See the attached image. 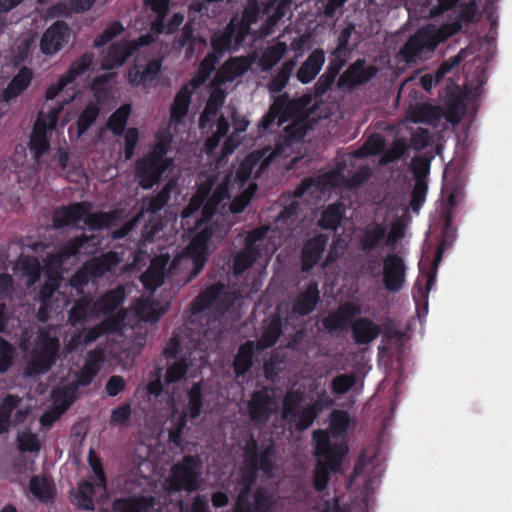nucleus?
<instances>
[{"instance_id":"obj_1","label":"nucleus","mask_w":512,"mask_h":512,"mask_svg":"<svg viewBox=\"0 0 512 512\" xmlns=\"http://www.w3.org/2000/svg\"><path fill=\"white\" fill-rule=\"evenodd\" d=\"M317 108L318 99L311 95L296 101H289L286 97L280 96L274 101L260 125L263 129H272L280 126L290 117L295 118L285 128V141L274 151L267 148L251 153L242 161L235 176L226 177L216 187L213 188L210 182L199 187L197 194L182 212V218L187 219L202 206L201 219L197 221L189 246L184 253L173 259L168 269L165 268L169 262L167 255H160L151 262L148 270L142 275V282L147 289L154 290L161 285L167 274H174L183 268H193L192 276L200 272L213 238L222 235L217 223L212 221V216L216 206L227 198L228 189L241 190L246 179L257 177L271 162H281L286 169H291L293 164L301 158L303 146L301 140L311 122L317 119L314 116Z\"/></svg>"},{"instance_id":"obj_2","label":"nucleus","mask_w":512,"mask_h":512,"mask_svg":"<svg viewBox=\"0 0 512 512\" xmlns=\"http://www.w3.org/2000/svg\"><path fill=\"white\" fill-rule=\"evenodd\" d=\"M94 56L92 53H84L73 61L68 70L59 76L55 83L48 86L46 100L59 99L57 105H45L38 114L33 132L30 137L29 150L37 164H41L50 154V136L56 129L58 116L63 107L79 94L77 80L82 77L92 66Z\"/></svg>"},{"instance_id":"obj_3","label":"nucleus","mask_w":512,"mask_h":512,"mask_svg":"<svg viewBox=\"0 0 512 512\" xmlns=\"http://www.w3.org/2000/svg\"><path fill=\"white\" fill-rule=\"evenodd\" d=\"M125 298L123 288H117L105 294L93 305L87 299H81L70 312L73 325L79 322H88L94 318H101V326L93 327L84 337V342H91L104 332L116 331L126 324L132 323V318L146 322H156L164 313V309L144 300L134 307L131 312L118 310V306Z\"/></svg>"},{"instance_id":"obj_4","label":"nucleus","mask_w":512,"mask_h":512,"mask_svg":"<svg viewBox=\"0 0 512 512\" xmlns=\"http://www.w3.org/2000/svg\"><path fill=\"white\" fill-rule=\"evenodd\" d=\"M245 467L237 476L238 491L237 501L233 512H252L254 505L255 512H269L273 500L263 491L251 493V486L254 482L256 472L263 473L268 478L275 477L279 466L271 444L258 447L253 439H249L244 447Z\"/></svg>"},{"instance_id":"obj_5","label":"nucleus","mask_w":512,"mask_h":512,"mask_svg":"<svg viewBox=\"0 0 512 512\" xmlns=\"http://www.w3.org/2000/svg\"><path fill=\"white\" fill-rule=\"evenodd\" d=\"M298 205V202L293 200L277 217L273 226L255 229L248 234L244 250L236 256L235 273H242L257 258H268L276 251L295 228Z\"/></svg>"},{"instance_id":"obj_6","label":"nucleus","mask_w":512,"mask_h":512,"mask_svg":"<svg viewBox=\"0 0 512 512\" xmlns=\"http://www.w3.org/2000/svg\"><path fill=\"white\" fill-rule=\"evenodd\" d=\"M249 65L247 59L235 58L224 63L216 74L210 98L199 121V127L203 133H212L205 143V149L208 153L218 146L220 139L226 135L229 129V123L223 115L218 117V109L225 99V92L219 87V84L233 81L242 75Z\"/></svg>"},{"instance_id":"obj_7","label":"nucleus","mask_w":512,"mask_h":512,"mask_svg":"<svg viewBox=\"0 0 512 512\" xmlns=\"http://www.w3.org/2000/svg\"><path fill=\"white\" fill-rule=\"evenodd\" d=\"M383 147L384 142L381 136L374 135L370 137L361 149L355 151L354 155L346 156L342 161L341 166L338 167L336 171L321 175L317 180L305 181L303 185L296 191V196L301 197L306 194L313 195L318 192L324 194L326 190L333 187H338L340 185L353 187L360 184L369 176V170L367 168H361L353 177H351L352 171L347 169V165L349 164L355 167V160L376 154L380 152Z\"/></svg>"},{"instance_id":"obj_8","label":"nucleus","mask_w":512,"mask_h":512,"mask_svg":"<svg viewBox=\"0 0 512 512\" xmlns=\"http://www.w3.org/2000/svg\"><path fill=\"white\" fill-rule=\"evenodd\" d=\"M456 12V22L440 28L427 26L411 37L401 50L404 59L407 62H412L423 58L426 53L432 52L441 41L455 34L463 25L473 22L477 17L476 1H460Z\"/></svg>"},{"instance_id":"obj_9","label":"nucleus","mask_w":512,"mask_h":512,"mask_svg":"<svg viewBox=\"0 0 512 512\" xmlns=\"http://www.w3.org/2000/svg\"><path fill=\"white\" fill-rule=\"evenodd\" d=\"M202 406L203 393L199 383H195L189 390L187 403H182L174 395L166 401L161 417L165 418L163 423L167 425L166 429L173 443L178 444L186 419H195L200 416Z\"/></svg>"},{"instance_id":"obj_10","label":"nucleus","mask_w":512,"mask_h":512,"mask_svg":"<svg viewBox=\"0 0 512 512\" xmlns=\"http://www.w3.org/2000/svg\"><path fill=\"white\" fill-rule=\"evenodd\" d=\"M101 362V352L90 353L81 375H70L68 377L67 384L63 385L62 388H58L53 391L52 397L54 411L47 412L40 418L42 425H50L59 417V415L71 404L77 387L89 384L92 377L100 370Z\"/></svg>"},{"instance_id":"obj_11","label":"nucleus","mask_w":512,"mask_h":512,"mask_svg":"<svg viewBox=\"0 0 512 512\" xmlns=\"http://www.w3.org/2000/svg\"><path fill=\"white\" fill-rule=\"evenodd\" d=\"M314 440L315 455L317 457V465L314 472V486L318 491H321L326 486L328 471L338 470L348 449L343 441H332L326 431L315 432Z\"/></svg>"},{"instance_id":"obj_12","label":"nucleus","mask_w":512,"mask_h":512,"mask_svg":"<svg viewBox=\"0 0 512 512\" xmlns=\"http://www.w3.org/2000/svg\"><path fill=\"white\" fill-rule=\"evenodd\" d=\"M96 245L94 238L91 239H76L69 243L57 256H53L45 264L44 267V278L45 282L40 291V300L42 306L39 309V317L41 320L45 319V309L48 307V299L54 295V290L59 285V268L64 264L71 256L76 254H86L93 252V248Z\"/></svg>"},{"instance_id":"obj_13","label":"nucleus","mask_w":512,"mask_h":512,"mask_svg":"<svg viewBox=\"0 0 512 512\" xmlns=\"http://www.w3.org/2000/svg\"><path fill=\"white\" fill-rule=\"evenodd\" d=\"M169 143L170 136L157 135V143L152 151L137 161L136 178L142 188L153 187L172 165V161L165 157Z\"/></svg>"},{"instance_id":"obj_14","label":"nucleus","mask_w":512,"mask_h":512,"mask_svg":"<svg viewBox=\"0 0 512 512\" xmlns=\"http://www.w3.org/2000/svg\"><path fill=\"white\" fill-rule=\"evenodd\" d=\"M216 62V56L209 54L201 62L196 75L177 92L170 107V126L183 123L188 114L191 96L194 90L209 77Z\"/></svg>"},{"instance_id":"obj_15","label":"nucleus","mask_w":512,"mask_h":512,"mask_svg":"<svg viewBox=\"0 0 512 512\" xmlns=\"http://www.w3.org/2000/svg\"><path fill=\"white\" fill-rule=\"evenodd\" d=\"M114 219V214H93L90 213L87 206L75 204L70 207L62 208L54 213L53 221L56 227L66 225H79L80 222L88 225L92 229L109 227Z\"/></svg>"},{"instance_id":"obj_16","label":"nucleus","mask_w":512,"mask_h":512,"mask_svg":"<svg viewBox=\"0 0 512 512\" xmlns=\"http://www.w3.org/2000/svg\"><path fill=\"white\" fill-rule=\"evenodd\" d=\"M58 342L54 330L41 332L36 336V345L31 350L26 375H35L47 371L54 362Z\"/></svg>"},{"instance_id":"obj_17","label":"nucleus","mask_w":512,"mask_h":512,"mask_svg":"<svg viewBox=\"0 0 512 512\" xmlns=\"http://www.w3.org/2000/svg\"><path fill=\"white\" fill-rule=\"evenodd\" d=\"M33 407L34 402L30 398L5 397L0 404V435L8 433L11 426L28 422Z\"/></svg>"},{"instance_id":"obj_18","label":"nucleus","mask_w":512,"mask_h":512,"mask_svg":"<svg viewBox=\"0 0 512 512\" xmlns=\"http://www.w3.org/2000/svg\"><path fill=\"white\" fill-rule=\"evenodd\" d=\"M199 461L194 457H185L182 462L171 468L170 475L163 484L167 491L184 489L192 491L197 487Z\"/></svg>"},{"instance_id":"obj_19","label":"nucleus","mask_w":512,"mask_h":512,"mask_svg":"<svg viewBox=\"0 0 512 512\" xmlns=\"http://www.w3.org/2000/svg\"><path fill=\"white\" fill-rule=\"evenodd\" d=\"M156 443L155 439L150 440L148 443L141 442L136 445L134 450V462L137 465L142 481L155 487L156 484L154 482L159 475L158 452L153 450V446Z\"/></svg>"},{"instance_id":"obj_20","label":"nucleus","mask_w":512,"mask_h":512,"mask_svg":"<svg viewBox=\"0 0 512 512\" xmlns=\"http://www.w3.org/2000/svg\"><path fill=\"white\" fill-rule=\"evenodd\" d=\"M153 41L151 35L141 36L138 41L124 40L111 45L101 59V69L113 70L121 67L127 58L140 46H145Z\"/></svg>"},{"instance_id":"obj_21","label":"nucleus","mask_w":512,"mask_h":512,"mask_svg":"<svg viewBox=\"0 0 512 512\" xmlns=\"http://www.w3.org/2000/svg\"><path fill=\"white\" fill-rule=\"evenodd\" d=\"M257 14V3L250 1L245 8L242 21L239 23H236L235 20L231 22L228 28V36L224 43L218 44L216 41H213V45L219 49L235 48L240 45L244 41L245 35L249 33L250 26L256 22Z\"/></svg>"},{"instance_id":"obj_22","label":"nucleus","mask_w":512,"mask_h":512,"mask_svg":"<svg viewBox=\"0 0 512 512\" xmlns=\"http://www.w3.org/2000/svg\"><path fill=\"white\" fill-rule=\"evenodd\" d=\"M160 59H148L137 56L128 70V82L131 86H149L158 76L161 69Z\"/></svg>"},{"instance_id":"obj_23","label":"nucleus","mask_w":512,"mask_h":512,"mask_svg":"<svg viewBox=\"0 0 512 512\" xmlns=\"http://www.w3.org/2000/svg\"><path fill=\"white\" fill-rule=\"evenodd\" d=\"M382 281L390 292L399 291L405 283L406 265L404 260L396 255L389 254L382 260Z\"/></svg>"},{"instance_id":"obj_24","label":"nucleus","mask_w":512,"mask_h":512,"mask_svg":"<svg viewBox=\"0 0 512 512\" xmlns=\"http://www.w3.org/2000/svg\"><path fill=\"white\" fill-rule=\"evenodd\" d=\"M168 2L169 0H146V5L149 6L156 15V19L152 22V30L156 34H171L184 21V15L182 13H175L168 22H164Z\"/></svg>"},{"instance_id":"obj_25","label":"nucleus","mask_w":512,"mask_h":512,"mask_svg":"<svg viewBox=\"0 0 512 512\" xmlns=\"http://www.w3.org/2000/svg\"><path fill=\"white\" fill-rule=\"evenodd\" d=\"M115 264L116 260L114 255H106L102 258L93 259L73 276L71 286L79 289L83 285H87L91 279L103 275Z\"/></svg>"},{"instance_id":"obj_26","label":"nucleus","mask_w":512,"mask_h":512,"mask_svg":"<svg viewBox=\"0 0 512 512\" xmlns=\"http://www.w3.org/2000/svg\"><path fill=\"white\" fill-rule=\"evenodd\" d=\"M70 37V31L65 24L55 23L43 34L40 42L41 50L46 55H53L69 42Z\"/></svg>"},{"instance_id":"obj_27","label":"nucleus","mask_w":512,"mask_h":512,"mask_svg":"<svg viewBox=\"0 0 512 512\" xmlns=\"http://www.w3.org/2000/svg\"><path fill=\"white\" fill-rule=\"evenodd\" d=\"M275 392L270 389H264L254 394L248 403L250 416L253 420L262 421L267 418L268 414L275 407L272 400Z\"/></svg>"},{"instance_id":"obj_28","label":"nucleus","mask_w":512,"mask_h":512,"mask_svg":"<svg viewBox=\"0 0 512 512\" xmlns=\"http://www.w3.org/2000/svg\"><path fill=\"white\" fill-rule=\"evenodd\" d=\"M440 117V110L426 103H416L409 107L407 119L399 124L398 131L403 132L408 122L413 123H432Z\"/></svg>"},{"instance_id":"obj_29","label":"nucleus","mask_w":512,"mask_h":512,"mask_svg":"<svg viewBox=\"0 0 512 512\" xmlns=\"http://www.w3.org/2000/svg\"><path fill=\"white\" fill-rule=\"evenodd\" d=\"M324 62V51L320 49L313 51L299 68L297 79L303 84L310 83L319 74Z\"/></svg>"},{"instance_id":"obj_30","label":"nucleus","mask_w":512,"mask_h":512,"mask_svg":"<svg viewBox=\"0 0 512 512\" xmlns=\"http://www.w3.org/2000/svg\"><path fill=\"white\" fill-rule=\"evenodd\" d=\"M328 238L325 235H318L309 240L303 248L302 265L304 270L312 268L321 258Z\"/></svg>"},{"instance_id":"obj_31","label":"nucleus","mask_w":512,"mask_h":512,"mask_svg":"<svg viewBox=\"0 0 512 512\" xmlns=\"http://www.w3.org/2000/svg\"><path fill=\"white\" fill-rule=\"evenodd\" d=\"M269 1L270 2L267 4L262 15L266 17L267 25L262 28L261 34H269L271 32V27L275 25L281 18L290 16L289 0H282L278 3L272 0Z\"/></svg>"},{"instance_id":"obj_32","label":"nucleus","mask_w":512,"mask_h":512,"mask_svg":"<svg viewBox=\"0 0 512 512\" xmlns=\"http://www.w3.org/2000/svg\"><path fill=\"white\" fill-rule=\"evenodd\" d=\"M196 374V369L192 368L190 363L187 360H181L172 364L166 372L165 385L167 391L169 390V385L178 384L186 382L189 378H194Z\"/></svg>"},{"instance_id":"obj_33","label":"nucleus","mask_w":512,"mask_h":512,"mask_svg":"<svg viewBox=\"0 0 512 512\" xmlns=\"http://www.w3.org/2000/svg\"><path fill=\"white\" fill-rule=\"evenodd\" d=\"M360 313V307L354 303H347L335 313H331L323 321L328 330H336L345 325L354 315Z\"/></svg>"},{"instance_id":"obj_34","label":"nucleus","mask_w":512,"mask_h":512,"mask_svg":"<svg viewBox=\"0 0 512 512\" xmlns=\"http://www.w3.org/2000/svg\"><path fill=\"white\" fill-rule=\"evenodd\" d=\"M115 512H153L154 500L152 497L125 498L115 501Z\"/></svg>"},{"instance_id":"obj_35","label":"nucleus","mask_w":512,"mask_h":512,"mask_svg":"<svg viewBox=\"0 0 512 512\" xmlns=\"http://www.w3.org/2000/svg\"><path fill=\"white\" fill-rule=\"evenodd\" d=\"M380 333V327L367 318L356 321L353 325L354 339L358 344L373 341Z\"/></svg>"},{"instance_id":"obj_36","label":"nucleus","mask_w":512,"mask_h":512,"mask_svg":"<svg viewBox=\"0 0 512 512\" xmlns=\"http://www.w3.org/2000/svg\"><path fill=\"white\" fill-rule=\"evenodd\" d=\"M221 115H223V117L226 119L227 122H228V117H231V119L233 121V134L227 139V141L225 142V145H224L225 154H228V153H231L234 150V148L238 145V143H239L238 134L246 131V129L249 125V122L246 120V118L237 115L232 110L228 113L227 117L224 114L218 113V117H220Z\"/></svg>"},{"instance_id":"obj_37","label":"nucleus","mask_w":512,"mask_h":512,"mask_svg":"<svg viewBox=\"0 0 512 512\" xmlns=\"http://www.w3.org/2000/svg\"><path fill=\"white\" fill-rule=\"evenodd\" d=\"M32 75L28 69H22L12 79L8 87L4 91L5 100H10L21 94L29 85Z\"/></svg>"},{"instance_id":"obj_38","label":"nucleus","mask_w":512,"mask_h":512,"mask_svg":"<svg viewBox=\"0 0 512 512\" xmlns=\"http://www.w3.org/2000/svg\"><path fill=\"white\" fill-rule=\"evenodd\" d=\"M318 300L317 284H310L307 290L301 294L293 307L295 313L304 315L313 310Z\"/></svg>"},{"instance_id":"obj_39","label":"nucleus","mask_w":512,"mask_h":512,"mask_svg":"<svg viewBox=\"0 0 512 512\" xmlns=\"http://www.w3.org/2000/svg\"><path fill=\"white\" fill-rule=\"evenodd\" d=\"M14 272L18 276H27V286L33 284L40 277L38 262L30 257H21L15 267Z\"/></svg>"},{"instance_id":"obj_40","label":"nucleus","mask_w":512,"mask_h":512,"mask_svg":"<svg viewBox=\"0 0 512 512\" xmlns=\"http://www.w3.org/2000/svg\"><path fill=\"white\" fill-rule=\"evenodd\" d=\"M352 421L349 415L342 411H334L330 416V432L333 437L343 436L351 427Z\"/></svg>"},{"instance_id":"obj_41","label":"nucleus","mask_w":512,"mask_h":512,"mask_svg":"<svg viewBox=\"0 0 512 512\" xmlns=\"http://www.w3.org/2000/svg\"><path fill=\"white\" fill-rule=\"evenodd\" d=\"M99 113V108L95 103H89L82 111L77 121V137H81L86 130L94 123Z\"/></svg>"},{"instance_id":"obj_42","label":"nucleus","mask_w":512,"mask_h":512,"mask_svg":"<svg viewBox=\"0 0 512 512\" xmlns=\"http://www.w3.org/2000/svg\"><path fill=\"white\" fill-rule=\"evenodd\" d=\"M254 344L253 342H247L242 345L239 349V352L235 359V372L239 374H243L248 370L251 365V359L253 355Z\"/></svg>"},{"instance_id":"obj_43","label":"nucleus","mask_w":512,"mask_h":512,"mask_svg":"<svg viewBox=\"0 0 512 512\" xmlns=\"http://www.w3.org/2000/svg\"><path fill=\"white\" fill-rule=\"evenodd\" d=\"M374 73L375 71L372 67L365 68L364 62L358 60L348 69L347 77L352 84H357L368 80Z\"/></svg>"},{"instance_id":"obj_44","label":"nucleus","mask_w":512,"mask_h":512,"mask_svg":"<svg viewBox=\"0 0 512 512\" xmlns=\"http://www.w3.org/2000/svg\"><path fill=\"white\" fill-rule=\"evenodd\" d=\"M131 107L128 104L121 106L110 117L108 127L114 134H121L125 128Z\"/></svg>"},{"instance_id":"obj_45","label":"nucleus","mask_w":512,"mask_h":512,"mask_svg":"<svg viewBox=\"0 0 512 512\" xmlns=\"http://www.w3.org/2000/svg\"><path fill=\"white\" fill-rule=\"evenodd\" d=\"M94 495L93 485L88 481H83L79 484L77 493L75 494V503L83 509H92V497Z\"/></svg>"},{"instance_id":"obj_46","label":"nucleus","mask_w":512,"mask_h":512,"mask_svg":"<svg viewBox=\"0 0 512 512\" xmlns=\"http://www.w3.org/2000/svg\"><path fill=\"white\" fill-rule=\"evenodd\" d=\"M123 31V24L119 21H114L108 24L102 33L95 38L93 45L95 47H101L119 36Z\"/></svg>"},{"instance_id":"obj_47","label":"nucleus","mask_w":512,"mask_h":512,"mask_svg":"<svg viewBox=\"0 0 512 512\" xmlns=\"http://www.w3.org/2000/svg\"><path fill=\"white\" fill-rule=\"evenodd\" d=\"M30 492L40 500H49L53 496V487L45 478L35 477L30 482Z\"/></svg>"},{"instance_id":"obj_48","label":"nucleus","mask_w":512,"mask_h":512,"mask_svg":"<svg viewBox=\"0 0 512 512\" xmlns=\"http://www.w3.org/2000/svg\"><path fill=\"white\" fill-rule=\"evenodd\" d=\"M342 207L340 205H330L321 216L319 220L320 226L323 228L334 229L341 221Z\"/></svg>"},{"instance_id":"obj_49","label":"nucleus","mask_w":512,"mask_h":512,"mask_svg":"<svg viewBox=\"0 0 512 512\" xmlns=\"http://www.w3.org/2000/svg\"><path fill=\"white\" fill-rule=\"evenodd\" d=\"M89 464L97 489L101 490V496L107 497L106 480L100 462L96 458H93L92 454H90Z\"/></svg>"},{"instance_id":"obj_50","label":"nucleus","mask_w":512,"mask_h":512,"mask_svg":"<svg viewBox=\"0 0 512 512\" xmlns=\"http://www.w3.org/2000/svg\"><path fill=\"white\" fill-rule=\"evenodd\" d=\"M279 322L274 320L271 322L267 330L262 335L261 339L256 344V350H262L272 346L279 336Z\"/></svg>"},{"instance_id":"obj_51","label":"nucleus","mask_w":512,"mask_h":512,"mask_svg":"<svg viewBox=\"0 0 512 512\" xmlns=\"http://www.w3.org/2000/svg\"><path fill=\"white\" fill-rule=\"evenodd\" d=\"M385 234V228L380 224L369 226L362 239V245L365 249L373 248Z\"/></svg>"},{"instance_id":"obj_52","label":"nucleus","mask_w":512,"mask_h":512,"mask_svg":"<svg viewBox=\"0 0 512 512\" xmlns=\"http://www.w3.org/2000/svg\"><path fill=\"white\" fill-rule=\"evenodd\" d=\"M287 50L286 42L279 41L276 45L269 48L263 55L262 62L265 67H271L277 63Z\"/></svg>"},{"instance_id":"obj_53","label":"nucleus","mask_w":512,"mask_h":512,"mask_svg":"<svg viewBox=\"0 0 512 512\" xmlns=\"http://www.w3.org/2000/svg\"><path fill=\"white\" fill-rule=\"evenodd\" d=\"M18 448L22 451L37 452L40 448V442L37 436L28 431H22L17 437Z\"/></svg>"},{"instance_id":"obj_54","label":"nucleus","mask_w":512,"mask_h":512,"mask_svg":"<svg viewBox=\"0 0 512 512\" xmlns=\"http://www.w3.org/2000/svg\"><path fill=\"white\" fill-rule=\"evenodd\" d=\"M296 62H285L279 75L272 81L270 89L274 92L280 91L288 82Z\"/></svg>"},{"instance_id":"obj_55","label":"nucleus","mask_w":512,"mask_h":512,"mask_svg":"<svg viewBox=\"0 0 512 512\" xmlns=\"http://www.w3.org/2000/svg\"><path fill=\"white\" fill-rule=\"evenodd\" d=\"M256 185L250 183L248 187L241 193V195L234 199L230 205V210L233 213L241 212L250 202L252 195L255 193Z\"/></svg>"},{"instance_id":"obj_56","label":"nucleus","mask_w":512,"mask_h":512,"mask_svg":"<svg viewBox=\"0 0 512 512\" xmlns=\"http://www.w3.org/2000/svg\"><path fill=\"white\" fill-rule=\"evenodd\" d=\"M356 382L354 375L342 374L337 376L332 382L334 392L338 394L346 393Z\"/></svg>"},{"instance_id":"obj_57","label":"nucleus","mask_w":512,"mask_h":512,"mask_svg":"<svg viewBox=\"0 0 512 512\" xmlns=\"http://www.w3.org/2000/svg\"><path fill=\"white\" fill-rule=\"evenodd\" d=\"M301 400V394L298 392L289 393L284 400V412L283 417L285 419H289L293 421L294 418V409L297 403Z\"/></svg>"},{"instance_id":"obj_58","label":"nucleus","mask_w":512,"mask_h":512,"mask_svg":"<svg viewBox=\"0 0 512 512\" xmlns=\"http://www.w3.org/2000/svg\"><path fill=\"white\" fill-rule=\"evenodd\" d=\"M407 149V141L399 139L395 142L393 147L382 157V163H388L401 157Z\"/></svg>"},{"instance_id":"obj_59","label":"nucleus","mask_w":512,"mask_h":512,"mask_svg":"<svg viewBox=\"0 0 512 512\" xmlns=\"http://www.w3.org/2000/svg\"><path fill=\"white\" fill-rule=\"evenodd\" d=\"M139 139L138 130L135 128H130L127 130L125 134V157L126 159L132 158L134 155V150L137 145Z\"/></svg>"},{"instance_id":"obj_60","label":"nucleus","mask_w":512,"mask_h":512,"mask_svg":"<svg viewBox=\"0 0 512 512\" xmlns=\"http://www.w3.org/2000/svg\"><path fill=\"white\" fill-rule=\"evenodd\" d=\"M462 60V52L457 54L454 57L449 58L447 61H445L438 69L436 73V82L441 81L444 76L452 71L455 67H457Z\"/></svg>"},{"instance_id":"obj_61","label":"nucleus","mask_w":512,"mask_h":512,"mask_svg":"<svg viewBox=\"0 0 512 512\" xmlns=\"http://www.w3.org/2000/svg\"><path fill=\"white\" fill-rule=\"evenodd\" d=\"M35 42V35L31 32L23 35L17 43V47L19 50L18 57L22 60L28 56L31 47Z\"/></svg>"},{"instance_id":"obj_62","label":"nucleus","mask_w":512,"mask_h":512,"mask_svg":"<svg viewBox=\"0 0 512 512\" xmlns=\"http://www.w3.org/2000/svg\"><path fill=\"white\" fill-rule=\"evenodd\" d=\"M130 414V405L120 406L112 411L111 422L115 425H122L129 419Z\"/></svg>"},{"instance_id":"obj_63","label":"nucleus","mask_w":512,"mask_h":512,"mask_svg":"<svg viewBox=\"0 0 512 512\" xmlns=\"http://www.w3.org/2000/svg\"><path fill=\"white\" fill-rule=\"evenodd\" d=\"M12 358V349L10 346L0 339V372H5L10 366Z\"/></svg>"},{"instance_id":"obj_64","label":"nucleus","mask_w":512,"mask_h":512,"mask_svg":"<svg viewBox=\"0 0 512 512\" xmlns=\"http://www.w3.org/2000/svg\"><path fill=\"white\" fill-rule=\"evenodd\" d=\"M316 414H317V411H316L315 407L305 408L301 412V414L299 416V420L296 423L297 428L305 429L308 426H310L312 424L313 420L315 419Z\"/></svg>"}]
</instances>
